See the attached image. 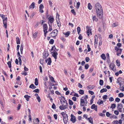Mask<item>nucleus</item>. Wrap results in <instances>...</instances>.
Wrapping results in <instances>:
<instances>
[{
	"label": "nucleus",
	"instance_id": "1",
	"mask_svg": "<svg viewBox=\"0 0 124 124\" xmlns=\"http://www.w3.org/2000/svg\"><path fill=\"white\" fill-rule=\"evenodd\" d=\"M95 8L97 16L100 18H101L103 15V10L101 5L98 3H96Z\"/></svg>",
	"mask_w": 124,
	"mask_h": 124
},
{
	"label": "nucleus",
	"instance_id": "2",
	"mask_svg": "<svg viewBox=\"0 0 124 124\" xmlns=\"http://www.w3.org/2000/svg\"><path fill=\"white\" fill-rule=\"evenodd\" d=\"M58 31L56 29H55L53 30V31L51 32L49 34V36L52 37H55L57 35V33Z\"/></svg>",
	"mask_w": 124,
	"mask_h": 124
},
{
	"label": "nucleus",
	"instance_id": "3",
	"mask_svg": "<svg viewBox=\"0 0 124 124\" xmlns=\"http://www.w3.org/2000/svg\"><path fill=\"white\" fill-rule=\"evenodd\" d=\"M80 105L81 106H86L87 102L85 98H84V99H80Z\"/></svg>",
	"mask_w": 124,
	"mask_h": 124
},
{
	"label": "nucleus",
	"instance_id": "4",
	"mask_svg": "<svg viewBox=\"0 0 124 124\" xmlns=\"http://www.w3.org/2000/svg\"><path fill=\"white\" fill-rule=\"evenodd\" d=\"M121 78H118L117 81L116 83H117L118 82L120 85L122 86H124V81L121 80L120 79Z\"/></svg>",
	"mask_w": 124,
	"mask_h": 124
},
{
	"label": "nucleus",
	"instance_id": "5",
	"mask_svg": "<svg viewBox=\"0 0 124 124\" xmlns=\"http://www.w3.org/2000/svg\"><path fill=\"white\" fill-rule=\"evenodd\" d=\"M49 54L47 50H45L43 53V58H46Z\"/></svg>",
	"mask_w": 124,
	"mask_h": 124
},
{
	"label": "nucleus",
	"instance_id": "6",
	"mask_svg": "<svg viewBox=\"0 0 124 124\" xmlns=\"http://www.w3.org/2000/svg\"><path fill=\"white\" fill-rule=\"evenodd\" d=\"M70 116L71 117L70 119V121H72L73 123H74L76 121V117L72 114H71Z\"/></svg>",
	"mask_w": 124,
	"mask_h": 124
},
{
	"label": "nucleus",
	"instance_id": "7",
	"mask_svg": "<svg viewBox=\"0 0 124 124\" xmlns=\"http://www.w3.org/2000/svg\"><path fill=\"white\" fill-rule=\"evenodd\" d=\"M65 114V115H64V116H63V120L64 123L65 124H66L67 122L68 119L67 114Z\"/></svg>",
	"mask_w": 124,
	"mask_h": 124
},
{
	"label": "nucleus",
	"instance_id": "8",
	"mask_svg": "<svg viewBox=\"0 0 124 124\" xmlns=\"http://www.w3.org/2000/svg\"><path fill=\"white\" fill-rule=\"evenodd\" d=\"M62 97L64 99V101H63V102L64 103H65V102L66 101V105H64V104H63L62 103V101H61V102L62 104L63 105V106L64 107V108H65V109L66 108H68V106H67V105L68 104V103H67V101H66V100H65V98L64 97Z\"/></svg>",
	"mask_w": 124,
	"mask_h": 124
},
{
	"label": "nucleus",
	"instance_id": "9",
	"mask_svg": "<svg viewBox=\"0 0 124 124\" xmlns=\"http://www.w3.org/2000/svg\"><path fill=\"white\" fill-rule=\"evenodd\" d=\"M3 24L4 26H5V27L6 28H7V18L6 17L5 19L3 20Z\"/></svg>",
	"mask_w": 124,
	"mask_h": 124
},
{
	"label": "nucleus",
	"instance_id": "10",
	"mask_svg": "<svg viewBox=\"0 0 124 124\" xmlns=\"http://www.w3.org/2000/svg\"><path fill=\"white\" fill-rule=\"evenodd\" d=\"M52 53H53L52 55L53 56L55 60L57 59V56L58 55V53L55 51H53V52H52Z\"/></svg>",
	"mask_w": 124,
	"mask_h": 124
},
{
	"label": "nucleus",
	"instance_id": "11",
	"mask_svg": "<svg viewBox=\"0 0 124 124\" xmlns=\"http://www.w3.org/2000/svg\"><path fill=\"white\" fill-rule=\"evenodd\" d=\"M48 61V62L47 64L48 65H50L52 62V61L50 57H49L48 59L45 60V62L46 63Z\"/></svg>",
	"mask_w": 124,
	"mask_h": 124
},
{
	"label": "nucleus",
	"instance_id": "12",
	"mask_svg": "<svg viewBox=\"0 0 124 124\" xmlns=\"http://www.w3.org/2000/svg\"><path fill=\"white\" fill-rule=\"evenodd\" d=\"M115 67V65L113 63H111L109 67L110 69L114 71V69Z\"/></svg>",
	"mask_w": 124,
	"mask_h": 124
},
{
	"label": "nucleus",
	"instance_id": "13",
	"mask_svg": "<svg viewBox=\"0 0 124 124\" xmlns=\"http://www.w3.org/2000/svg\"><path fill=\"white\" fill-rule=\"evenodd\" d=\"M85 119L87 120H88L90 123L92 124L93 123V119L91 117H90V118H87V117H86L85 118Z\"/></svg>",
	"mask_w": 124,
	"mask_h": 124
},
{
	"label": "nucleus",
	"instance_id": "14",
	"mask_svg": "<svg viewBox=\"0 0 124 124\" xmlns=\"http://www.w3.org/2000/svg\"><path fill=\"white\" fill-rule=\"evenodd\" d=\"M48 19L49 22L51 23H52L54 21V19L53 17H51V16L48 18Z\"/></svg>",
	"mask_w": 124,
	"mask_h": 124
},
{
	"label": "nucleus",
	"instance_id": "15",
	"mask_svg": "<svg viewBox=\"0 0 124 124\" xmlns=\"http://www.w3.org/2000/svg\"><path fill=\"white\" fill-rule=\"evenodd\" d=\"M35 3L34 2H33L29 7L30 8H34L35 7Z\"/></svg>",
	"mask_w": 124,
	"mask_h": 124
},
{
	"label": "nucleus",
	"instance_id": "16",
	"mask_svg": "<svg viewBox=\"0 0 124 124\" xmlns=\"http://www.w3.org/2000/svg\"><path fill=\"white\" fill-rule=\"evenodd\" d=\"M43 30H47L48 27L47 24L46 23L44 24L43 26Z\"/></svg>",
	"mask_w": 124,
	"mask_h": 124
},
{
	"label": "nucleus",
	"instance_id": "17",
	"mask_svg": "<svg viewBox=\"0 0 124 124\" xmlns=\"http://www.w3.org/2000/svg\"><path fill=\"white\" fill-rule=\"evenodd\" d=\"M87 33L88 36H89V35L91 34V35L92 34V31L91 29H89L87 31Z\"/></svg>",
	"mask_w": 124,
	"mask_h": 124
},
{
	"label": "nucleus",
	"instance_id": "18",
	"mask_svg": "<svg viewBox=\"0 0 124 124\" xmlns=\"http://www.w3.org/2000/svg\"><path fill=\"white\" fill-rule=\"evenodd\" d=\"M24 98H26V100L27 101H29V98L31 97L30 96H29L27 95H24Z\"/></svg>",
	"mask_w": 124,
	"mask_h": 124
},
{
	"label": "nucleus",
	"instance_id": "19",
	"mask_svg": "<svg viewBox=\"0 0 124 124\" xmlns=\"http://www.w3.org/2000/svg\"><path fill=\"white\" fill-rule=\"evenodd\" d=\"M29 88L32 89H34L36 88V87L34 84H32L30 86Z\"/></svg>",
	"mask_w": 124,
	"mask_h": 124
},
{
	"label": "nucleus",
	"instance_id": "20",
	"mask_svg": "<svg viewBox=\"0 0 124 124\" xmlns=\"http://www.w3.org/2000/svg\"><path fill=\"white\" fill-rule=\"evenodd\" d=\"M124 86H122L120 85V89L121 91L122 92L124 91Z\"/></svg>",
	"mask_w": 124,
	"mask_h": 124
},
{
	"label": "nucleus",
	"instance_id": "21",
	"mask_svg": "<svg viewBox=\"0 0 124 124\" xmlns=\"http://www.w3.org/2000/svg\"><path fill=\"white\" fill-rule=\"evenodd\" d=\"M16 42L17 44H20V41L19 38L18 37L16 38Z\"/></svg>",
	"mask_w": 124,
	"mask_h": 124
},
{
	"label": "nucleus",
	"instance_id": "22",
	"mask_svg": "<svg viewBox=\"0 0 124 124\" xmlns=\"http://www.w3.org/2000/svg\"><path fill=\"white\" fill-rule=\"evenodd\" d=\"M70 32L69 31H67L65 33H63V34H64L66 36L65 37H67L68 36H69L70 34Z\"/></svg>",
	"mask_w": 124,
	"mask_h": 124
},
{
	"label": "nucleus",
	"instance_id": "23",
	"mask_svg": "<svg viewBox=\"0 0 124 124\" xmlns=\"http://www.w3.org/2000/svg\"><path fill=\"white\" fill-rule=\"evenodd\" d=\"M116 64L118 67L120 65V62L118 60H116Z\"/></svg>",
	"mask_w": 124,
	"mask_h": 124
},
{
	"label": "nucleus",
	"instance_id": "24",
	"mask_svg": "<svg viewBox=\"0 0 124 124\" xmlns=\"http://www.w3.org/2000/svg\"><path fill=\"white\" fill-rule=\"evenodd\" d=\"M88 9L89 10H91L92 9V7L90 3H88Z\"/></svg>",
	"mask_w": 124,
	"mask_h": 124
},
{
	"label": "nucleus",
	"instance_id": "25",
	"mask_svg": "<svg viewBox=\"0 0 124 124\" xmlns=\"http://www.w3.org/2000/svg\"><path fill=\"white\" fill-rule=\"evenodd\" d=\"M107 91V90L106 88H103L101 89L100 91V92L102 93L104 92H106Z\"/></svg>",
	"mask_w": 124,
	"mask_h": 124
},
{
	"label": "nucleus",
	"instance_id": "26",
	"mask_svg": "<svg viewBox=\"0 0 124 124\" xmlns=\"http://www.w3.org/2000/svg\"><path fill=\"white\" fill-rule=\"evenodd\" d=\"M101 56L102 58L104 60H105L106 59V57L105 55L104 54H102L101 55Z\"/></svg>",
	"mask_w": 124,
	"mask_h": 124
},
{
	"label": "nucleus",
	"instance_id": "27",
	"mask_svg": "<svg viewBox=\"0 0 124 124\" xmlns=\"http://www.w3.org/2000/svg\"><path fill=\"white\" fill-rule=\"evenodd\" d=\"M36 85H37L38 84V79L37 78H36L35 79V82L34 83Z\"/></svg>",
	"mask_w": 124,
	"mask_h": 124
},
{
	"label": "nucleus",
	"instance_id": "28",
	"mask_svg": "<svg viewBox=\"0 0 124 124\" xmlns=\"http://www.w3.org/2000/svg\"><path fill=\"white\" fill-rule=\"evenodd\" d=\"M56 20L58 26L59 27H60L61 26V24L60 21H59V20H58V19H56Z\"/></svg>",
	"mask_w": 124,
	"mask_h": 124
},
{
	"label": "nucleus",
	"instance_id": "29",
	"mask_svg": "<svg viewBox=\"0 0 124 124\" xmlns=\"http://www.w3.org/2000/svg\"><path fill=\"white\" fill-rule=\"evenodd\" d=\"M97 108V106L95 105V104H93L91 106V108L94 109L96 108Z\"/></svg>",
	"mask_w": 124,
	"mask_h": 124
},
{
	"label": "nucleus",
	"instance_id": "30",
	"mask_svg": "<svg viewBox=\"0 0 124 124\" xmlns=\"http://www.w3.org/2000/svg\"><path fill=\"white\" fill-rule=\"evenodd\" d=\"M115 50H116V52H118V53L120 52V50L119 49H122L121 48H117V46H115Z\"/></svg>",
	"mask_w": 124,
	"mask_h": 124
},
{
	"label": "nucleus",
	"instance_id": "31",
	"mask_svg": "<svg viewBox=\"0 0 124 124\" xmlns=\"http://www.w3.org/2000/svg\"><path fill=\"white\" fill-rule=\"evenodd\" d=\"M97 41V40H96V39L95 38L94 39V45L95 46V48H96L97 47V46L98 43Z\"/></svg>",
	"mask_w": 124,
	"mask_h": 124
},
{
	"label": "nucleus",
	"instance_id": "32",
	"mask_svg": "<svg viewBox=\"0 0 124 124\" xmlns=\"http://www.w3.org/2000/svg\"><path fill=\"white\" fill-rule=\"evenodd\" d=\"M95 16H93L92 19L94 21H97L98 19L96 18Z\"/></svg>",
	"mask_w": 124,
	"mask_h": 124
},
{
	"label": "nucleus",
	"instance_id": "33",
	"mask_svg": "<svg viewBox=\"0 0 124 124\" xmlns=\"http://www.w3.org/2000/svg\"><path fill=\"white\" fill-rule=\"evenodd\" d=\"M116 107V104L115 103H113L111 105L110 107V108L112 109L115 108Z\"/></svg>",
	"mask_w": 124,
	"mask_h": 124
},
{
	"label": "nucleus",
	"instance_id": "34",
	"mask_svg": "<svg viewBox=\"0 0 124 124\" xmlns=\"http://www.w3.org/2000/svg\"><path fill=\"white\" fill-rule=\"evenodd\" d=\"M69 104L70 105H72L73 104V102L72 101V100H71L69 99Z\"/></svg>",
	"mask_w": 124,
	"mask_h": 124
},
{
	"label": "nucleus",
	"instance_id": "35",
	"mask_svg": "<svg viewBox=\"0 0 124 124\" xmlns=\"http://www.w3.org/2000/svg\"><path fill=\"white\" fill-rule=\"evenodd\" d=\"M103 84V81L101 79L100 80L99 84L101 85H102Z\"/></svg>",
	"mask_w": 124,
	"mask_h": 124
},
{
	"label": "nucleus",
	"instance_id": "36",
	"mask_svg": "<svg viewBox=\"0 0 124 124\" xmlns=\"http://www.w3.org/2000/svg\"><path fill=\"white\" fill-rule=\"evenodd\" d=\"M77 30L78 32V34H79L80 33V32L81 31V29L80 27H78L77 28Z\"/></svg>",
	"mask_w": 124,
	"mask_h": 124
},
{
	"label": "nucleus",
	"instance_id": "37",
	"mask_svg": "<svg viewBox=\"0 0 124 124\" xmlns=\"http://www.w3.org/2000/svg\"><path fill=\"white\" fill-rule=\"evenodd\" d=\"M79 93L81 94H83L84 93V91L82 90H80L79 91Z\"/></svg>",
	"mask_w": 124,
	"mask_h": 124
},
{
	"label": "nucleus",
	"instance_id": "38",
	"mask_svg": "<svg viewBox=\"0 0 124 124\" xmlns=\"http://www.w3.org/2000/svg\"><path fill=\"white\" fill-rule=\"evenodd\" d=\"M7 64L9 68H11V63L10 61H9L7 62Z\"/></svg>",
	"mask_w": 124,
	"mask_h": 124
},
{
	"label": "nucleus",
	"instance_id": "39",
	"mask_svg": "<svg viewBox=\"0 0 124 124\" xmlns=\"http://www.w3.org/2000/svg\"><path fill=\"white\" fill-rule=\"evenodd\" d=\"M38 33V32H35L33 34V36L34 37V38H35L36 37V36L37 35V34Z\"/></svg>",
	"mask_w": 124,
	"mask_h": 124
},
{
	"label": "nucleus",
	"instance_id": "40",
	"mask_svg": "<svg viewBox=\"0 0 124 124\" xmlns=\"http://www.w3.org/2000/svg\"><path fill=\"white\" fill-rule=\"evenodd\" d=\"M108 97L107 95H105L103 96L102 98L104 100H106L107 99Z\"/></svg>",
	"mask_w": 124,
	"mask_h": 124
},
{
	"label": "nucleus",
	"instance_id": "41",
	"mask_svg": "<svg viewBox=\"0 0 124 124\" xmlns=\"http://www.w3.org/2000/svg\"><path fill=\"white\" fill-rule=\"evenodd\" d=\"M71 12L75 16L76 14V13L75 12V10L74 9H72L71 11Z\"/></svg>",
	"mask_w": 124,
	"mask_h": 124
},
{
	"label": "nucleus",
	"instance_id": "42",
	"mask_svg": "<svg viewBox=\"0 0 124 124\" xmlns=\"http://www.w3.org/2000/svg\"><path fill=\"white\" fill-rule=\"evenodd\" d=\"M23 45H21L20 47V51L21 54H23Z\"/></svg>",
	"mask_w": 124,
	"mask_h": 124
},
{
	"label": "nucleus",
	"instance_id": "43",
	"mask_svg": "<svg viewBox=\"0 0 124 124\" xmlns=\"http://www.w3.org/2000/svg\"><path fill=\"white\" fill-rule=\"evenodd\" d=\"M124 96V94L123 93H120L118 94V96L120 97H122Z\"/></svg>",
	"mask_w": 124,
	"mask_h": 124
},
{
	"label": "nucleus",
	"instance_id": "44",
	"mask_svg": "<svg viewBox=\"0 0 124 124\" xmlns=\"http://www.w3.org/2000/svg\"><path fill=\"white\" fill-rule=\"evenodd\" d=\"M54 42V40L53 39H50V41H49V43L50 44H53Z\"/></svg>",
	"mask_w": 124,
	"mask_h": 124
},
{
	"label": "nucleus",
	"instance_id": "45",
	"mask_svg": "<svg viewBox=\"0 0 124 124\" xmlns=\"http://www.w3.org/2000/svg\"><path fill=\"white\" fill-rule=\"evenodd\" d=\"M59 108L61 110H64L65 109V108L63 106V105H61L59 107Z\"/></svg>",
	"mask_w": 124,
	"mask_h": 124
},
{
	"label": "nucleus",
	"instance_id": "46",
	"mask_svg": "<svg viewBox=\"0 0 124 124\" xmlns=\"http://www.w3.org/2000/svg\"><path fill=\"white\" fill-rule=\"evenodd\" d=\"M118 24L116 23H114L112 24V26L113 27H115L118 25Z\"/></svg>",
	"mask_w": 124,
	"mask_h": 124
},
{
	"label": "nucleus",
	"instance_id": "47",
	"mask_svg": "<svg viewBox=\"0 0 124 124\" xmlns=\"http://www.w3.org/2000/svg\"><path fill=\"white\" fill-rule=\"evenodd\" d=\"M52 108L54 109H55L56 108V106L54 103H53L52 106Z\"/></svg>",
	"mask_w": 124,
	"mask_h": 124
},
{
	"label": "nucleus",
	"instance_id": "48",
	"mask_svg": "<svg viewBox=\"0 0 124 124\" xmlns=\"http://www.w3.org/2000/svg\"><path fill=\"white\" fill-rule=\"evenodd\" d=\"M39 90L38 89H35L33 90V92L35 93H39Z\"/></svg>",
	"mask_w": 124,
	"mask_h": 124
},
{
	"label": "nucleus",
	"instance_id": "49",
	"mask_svg": "<svg viewBox=\"0 0 124 124\" xmlns=\"http://www.w3.org/2000/svg\"><path fill=\"white\" fill-rule=\"evenodd\" d=\"M87 48L88 49V52H89L91 51V49L89 45L88 44L87 45Z\"/></svg>",
	"mask_w": 124,
	"mask_h": 124
},
{
	"label": "nucleus",
	"instance_id": "50",
	"mask_svg": "<svg viewBox=\"0 0 124 124\" xmlns=\"http://www.w3.org/2000/svg\"><path fill=\"white\" fill-rule=\"evenodd\" d=\"M50 79L52 82H55L54 80V78L52 77H51Z\"/></svg>",
	"mask_w": 124,
	"mask_h": 124
},
{
	"label": "nucleus",
	"instance_id": "51",
	"mask_svg": "<svg viewBox=\"0 0 124 124\" xmlns=\"http://www.w3.org/2000/svg\"><path fill=\"white\" fill-rule=\"evenodd\" d=\"M110 118H116L117 116L115 115H113L112 116H111Z\"/></svg>",
	"mask_w": 124,
	"mask_h": 124
},
{
	"label": "nucleus",
	"instance_id": "52",
	"mask_svg": "<svg viewBox=\"0 0 124 124\" xmlns=\"http://www.w3.org/2000/svg\"><path fill=\"white\" fill-rule=\"evenodd\" d=\"M87 87H89V88L91 90L93 89L94 87V86L93 85H92V86H91L90 85H89Z\"/></svg>",
	"mask_w": 124,
	"mask_h": 124
},
{
	"label": "nucleus",
	"instance_id": "53",
	"mask_svg": "<svg viewBox=\"0 0 124 124\" xmlns=\"http://www.w3.org/2000/svg\"><path fill=\"white\" fill-rule=\"evenodd\" d=\"M80 5V2H78L77 3V5L76 6V8H77L78 9L79 8Z\"/></svg>",
	"mask_w": 124,
	"mask_h": 124
},
{
	"label": "nucleus",
	"instance_id": "54",
	"mask_svg": "<svg viewBox=\"0 0 124 124\" xmlns=\"http://www.w3.org/2000/svg\"><path fill=\"white\" fill-rule=\"evenodd\" d=\"M89 67V65L88 64H85V69H87Z\"/></svg>",
	"mask_w": 124,
	"mask_h": 124
},
{
	"label": "nucleus",
	"instance_id": "55",
	"mask_svg": "<svg viewBox=\"0 0 124 124\" xmlns=\"http://www.w3.org/2000/svg\"><path fill=\"white\" fill-rule=\"evenodd\" d=\"M37 99L39 102H40V97L39 96H37Z\"/></svg>",
	"mask_w": 124,
	"mask_h": 124
},
{
	"label": "nucleus",
	"instance_id": "56",
	"mask_svg": "<svg viewBox=\"0 0 124 124\" xmlns=\"http://www.w3.org/2000/svg\"><path fill=\"white\" fill-rule=\"evenodd\" d=\"M106 116L108 117H109L110 115L111 114L108 112H107L106 113Z\"/></svg>",
	"mask_w": 124,
	"mask_h": 124
},
{
	"label": "nucleus",
	"instance_id": "57",
	"mask_svg": "<svg viewBox=\"0 0 124 124\" xmlns=\"http://www.w3.org/2000/svg\"><path fill=\"white\" fill-rule=\"evenodd\" d=\"M44 8L43 5L42 4H41L39 6V9H42Z\"/></svg>",
	"mask_w": 124,
	"mask_h": 124
},
{
	"label": "nucleus",
	"instance_id": "58",
	"mask_svg": "<svg viewBox=\"0 0 124 124\" xmlns=\"http://www.w3.org/2000/svg\"><path fill=\"white\" fill-rule=\"evenodd\" d=\"M0 16L3 19V20L4 19H5L6 17H5V16L4 15H2V14H0Z\"/></svg>",
	"mask_w": 124,
	"mask_h": 124
},
{
	"label": "nucleus",
	"instance_id": "59",
	"mask_svg": "<svg viewBox=\"0 0 124 124\" xmlns=\"http://www.w3.org/2000/svg\"><path fill=\"white\" fill-rule=\"evenodd\" d=\"M21 104H19L18 105V106L17 107V110H19L20 108V107H21Z\"/></svg>",
	"mask_w": 124,
	"mask_h": 124
},
{
	"label": "nucleus",
	"instance_id": "60",
	"mask_svg": "<svg viewBox=\"0 0 124 124\" xmlns=\"http://www.w3.org/2000/svg\"><path fill=\"white\" fill-rule=\"evenodd\" d=\"M115 100L116 101L119 102L120 101V99L118 98H116V99Z\"/></svg>",
	"mask_w": 124,
	"mask_h": 124
},
{
	"label": "nucleus",
	"instance_id": "61",
	"mask_svg": "<svg viewBox=\"0 0 124 124\" xmlns=\"http://www.w3.org/2000/svg\"><path fill=\"white\" fill-rule=\"evenodd\" d=\"M117 46L118 47H120L121 46L122 44L120 43H118L117 44Z\"/></svg>",
	"mask_w": 124,
	"mask_h": 124
},
{
	"label": "nucleus",
	"instance_id": "62",
	"mask_svg": "<svg viewBox=\"0 0 124 124\" xmlns=\"http://www.w3.org/2000/svg\"><path fill=\"white\" fill-rule=\"evenodd\" d=\"M88 92L90 94H91L92 95H93L94 94V93L93 91L89 90L88 91Z\"/></svg>",
	"mask_w": 124,
	"mask_h": 124
},
{
	"label": "nucleus",
	"instance_id": "63",
	"mask_svg": "<svg viewBox=\"0 0 124 124\" xmlns=\"http://www.w3.org/2000/svg\"><path fill=\"white\" fill-rule=\"evenodd\" d=\"M22 60L23 61H24V62H26V60L25 58L23 56L22 58Z\"/></svg>",
	"mask_w": 124,
	"mask_h": 124
},
{
	"label": "nucleus",
	"instance_id": "64",
	"mask_svg": "<svg viewBox=\"0 0 124 124\" xmlns=\"http://www.w3.org/2000/svg\"><path fill=\"white\" fill-rule=\"evenodd\" d=\"M113 124H118V122L117 120H115L113 122Z\"/></svg>",
	"mask_w": 124,
	"mask_h": 124
}]
</instances>
